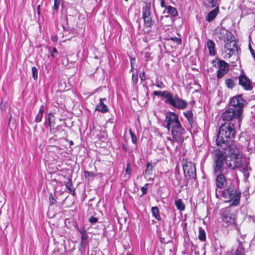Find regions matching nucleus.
I'll use <instances>...</instances> for the list:
<instances>
[{
    "label": "nucleus",
    "mask_w": 255,
    "mask_h": 255,
    "mask_svg": "<svg viewBox=\"0 0 255 255\" xmlns=\"http://www.w3.org/2000/svg\"><path fill=\"white\" fill-rule=\"evenodd\" d=\"M70 145H72L73 144V141H70Z\"/></svg>",
    "instance_id": "nucleus-54"
},
{
    "label": "nucleus",
    "mask_w": 255,
    "mask_h": 255,
    "mask_svg": "<svg viewBox=\"0 0 255 255\" xmlns=\"http://www.w3.org/2000/svg\"><path fill=\"white\" fill-rule=\"evenodd\" d=\"M51 40L53 41H57V37H56V36H52L51 37Z\"/></svg>",
    "instance_id": "nucleus-50"
},
{
    "label": "nucleus",
    "mask_w": 255,
    "mask_h": 255,
    "mask_svg": "<svg viewBox=\"0 0 255 255\" xmlns=\"http://www.w3.org/2000/svg\"><path fill=\"white\" fill-rule=\"evenodd\" d=\"M209 3L211 4L212 7H217V0H208Z\"/></svg>",
    "instance_id": "nucleus-42"
},
{
    "label": "nucleus",
    "mask_w": 255,
    "mask_h": 255,
    "mask_svg": "<svg viewBox=\"0 0 255 255\" xmlns=\"http://www.w3.org/2000/svg\"><path fill=\"white\" fill-rule=\"evenodd\" d=\"M170 40L176 43L178 45L181 44V39L177 37H172L170 38Z\"/></svg>",
    "instance_id": "nucleus-37"
},
{
    "label": "nucleus",
    "mask_w": 255,
    "mask_h": 255,
    "mask_svg": "<svg viewBox=\"0 0 255 255\" xmlns=\"http://www.w3.org/2000/svg\"><path fill=\"white\" fill-rule=\"evenodd\" d=\"M151 212L153 216L157 220H161V217L159 215V210L157 207H153L151 208Z\"/></svg>",
    "instance_id": "nucleus-27"
},
{
    "label": "nucleus",
    "mask_w": 255,
    "mask_h": 255,
    "mask_svg": "<svg viewBox=\"0 0 255 255\" xmlns=\"http://www.w3.org/2000/svg\"><path fill=\"white\" fill-rule=\"evenodd\" d=\"M32 76L34 79L36 80L38 78V72L35 67H32L31 68Z\"/></svg>",
    "instance_id": "nucleus-34"
},
{
    "label": "nucleus",
    "mask_w": 255,
    "mask_h": 255,
    "mask_svg": "<svg viewBox=\"0 0 255 255\" xmlns=\"http://www.w3.org/2000/svg\"><path fill=\"white\" fill-rule=\"evenodd\" d=\"M241 168V170L244 172L245 175L246 174V172L248 171L249 170H251V169L249 167L247 164H242L241 162V165L239 167H238L237 168Z\"/></svg>",
    "instance_id": "nucleus-30"
},
{
    "label": "nucleus",
    "mask_w": 255,
    "mask_h": 255,
    "mask_svg": "<svg viewBox=\"0 0 255 255\" xmlns=\"http://www.w3.org/2000/svg\"><path fill=\"white\" fill-rule=\"evenodd\" d=\"M239 84L246 91L253 89L252 82L250 78L243 72L238 77Z\"/></svg>",
    "instance_id": "nucleus-10"
},
{
    "label": "nucleus",
    "mask_w": 255,
    "mask_h": 255,
    "mask_svg": "<svg viewBox=\"0 0 255 255\" xmlns=\"http://www.w3.org/2000/svg\"><path fill=\"white\" fill-rule=\"evenodd\" d=\"M165 127L170 131L172 138L177 142H182L185 138L186 130L179 121V116L174 112H168L165 115Z\"/></svg>",
    "instance_id": "nucleus-3"
},
{
    "label": "nucleus",
    "mask_w": 255,
    "mask_h": 255,
    "mask_svg": "<svg viewBox=\"0 0 255 255\" xmlns=\"http://www.w3.org/2000/svg\"><path fill=\"white\" fill-rule=\"evenodd\" d=\"M131 172V168H130V165L129 163H128L127 164V167L126 169V173L127 174L129 175Z\"/></svg>",
    "instance_id": "nucleus-44"
},
{
    "label": "nucleus",
    "mask_w": 255,
    "mask_h": 255,
    "mask_svg": "<svg viewBox=\"0 0 255 255\" xmlns=\"http://www.w3.org/2000/svg\"><path fill=\"white\" fill-rule=\"evenodd\" d=\"M129 134H130V136H131L132 142L133 143H136V136L132 132V131L131 129H129Z\"/></svg>",
    "instance_id": "nucleus-38"
},
{
    "label": "nucleus",
    "mask_w": 255,
    "mask_h": 255,
    "mask_svg": "<svg viewBox=\"0 0 255 255\" xmlns=\"http://www.w3.org/2000/svg\"><path fill=\"white\" fill-rule=\"evenodd\" d=\"M48 116H49V118H48L49 126L50 127V131H51V130L53 129V128H52L54 127V125L55 124L54 122H52L51 121V118L54 117V115L50 113L49 114Z\"/></svg>",
    "instance_id": "nucleus-32"
},
{
    "label": "nucleus",
    "mask_w": 255,
    "mask_h": 255,
    "mask_svg": "<svg viewBox=\"0 0 255 255\" xmlns=\"http://www.w3.org/2000/svg\"><path fill=\"white\" fill-rule=\"evenodd\" d=\"M249 49L250 50V51H251L252 55L253 56V57H254V58L255 60V52L253 50V49L252 48V47H251L250 44L249 45Z\"/></svg>",
    "instance_id": "nucleus-47"
},
{
    "label": "nucleus",
    "mask_w": 255,
    "mask_h": 255,
    "mask_svg": "<svg viewBox=\"0 0 255 255\" xmlns=\"http://www.w3.org/2000/svg\"><path fill=\"white\" fill-rule=\"evenodd\" d=\"M217 145L224 151V153L221 152L225 156V165L228 168L234 170L241 165L242 155L241 146L238 143L232 140ZM217 151L220 150H216L215 153Z\"/></svg>",
    "instance_id": "nucleus-1"
},
{
    "label": "nucleus",
    "mask_w": 255,
    "mask_h": 255,
    "mask_svg": "<svg viewBox=\"0 0 255 255\" xmlns=\"http://www.w3.org/2000/svg\"><path fill=\"white\" fill-rule=\"evenodd\" d=\"M167 139L169 140L171 143L173 142V140H174L173 138L172 139L171 137H167Z\"/></svg>",
    "instance_id": "nucleus-51"
},
{
    "label": "nucleus",
    "mask_w": 255,
    "mask_h": 255,
    "mask_svg": "<svg viewBox=\"0 0 255 255\" xmlns=\"http://www.w3.org/2000/svg\"><path fill=\"white\" fill-rule=\"evenodd\" d=\"M133 66H132V67H131V71H133Z\"/></svg>",
    "instance_id": "nucleus-53"
},
{
    "label": "nucleus",
    "mask_w": 255,
    "mask_h": 255,
    "mask_svg": "<svg viewBox=\"0 0 255 255\" xmlns=\"http://www.w3.org/2000/svg\"><path fill=\"white\" fill-rule=\"evenodd\" d=\"M219 193H220V196L224 198L226 201H232V205L237 206L240 203L241 193L237 190L228 188L221 192H219Z\"/></svg>",
    "instance_id": "nucleus-6"
},
{
    "label": "nucleus",
    "mask_w": 255,
    "mask_h": 255,
    "mask_svg": "<svg viewBox=\"0 0 255 255\" xmlns=\"http://www.w3.org/2000/svg\"><path fill=\"white\" fill-rule=\"evenodd\" d=\"M152 16V13L150 9V5L147 3H146L144 6L142 7V18H145L146 17H149Z\"/></svg>",
    "instance_id": "nucleus-16"
},
{
    "label": "nucleus",
    "mask_w": 255,
    "mask_h": 255,
    "mask_svg": "<svg viewBox=\"0 0 255 255\" xmlns=\"http://www.w3.org/2000/svg\"><path fill=\"white\" fill-rule=\"evenodd\" d=\"M184 116L187 119L188 123V128L191 129L193 128L194 124L193 114L192 111L188 110L183 113Z\"/></svg>",
    "instance_id": "nucleus-14"
},
{
    "label": "nucleus",
    "mask_w": 255,
    "mask_h": 255,
    "mask_svg": "<svg viewBox=\"0 0 255 255\" xmlns=\"http://www.w3.org/2000/svg\"><path fill=\"white\" fill-rule=\"evenodd\" d=\"M216 196L217 198H219V194H218V193L217 190H216Z\"/></svg>",
    "instance_id": "nucleus-52"
},
{
    "label": "nucleus",
    "mask_w": 255,
    "mask_h": 255,
    "mask_svg": "<svg viewBox=\"0 0 255 255\" xmlns=\"http://www.w3.org/2000/svg\"><path fill=\"white\" fill-rule=\"evenodd\" d=\"M207 47L209 50L210 55L215 56L216 54L215 50V44L212 40H208L207 43Z\"/></svg>",
    "instance_id": "nucleus-18"
},
{
    "label": "nucleus",
    "mask_w": 255,
    "mask_h": 255,
    "mask_svg": "<svg viewBox=\"0 0 255 255\" xmlns=\"http://www.w3.org/2000/svg\"><path fill=\"white\" fill-rule=\"evenodd\" d=\"M198 238L201 241H205L206 239V233L204 230L199 228Z\"/></svg>",
    "instance_id": "nucleus-28"
},
{
    "label": "nucleus",
    "mask_w": 255,
    "mask_h": 255,
    "mask_svg": "<svg viewBox=\"0 0 255 255\" xmlns=\"http://www.w3.org/2000/svg\"><path fill=\"white\" fill-rule=\"evenodd\" d=\"M144 25L145 27H151L154 24V20L152 19V16L143 18Z\"/></svg>",
    "instance_id": "nucleus-24"
},
{
    "label": "nucleus",
    "mask_w": 255,
    "mask_h": 255,
    "mask_svg": "<svg viewBox=\"0 0 255 255\" xmlns=\"http://www.w3.org/2000/svg\"><path fill=\"white\" fill-rule=\"evenodd\" d=\"M148 184H145L143 187L141 188V191L142 192V195H145L147 193V187L148 186Z\"/></svg>",
    "instance_id": "nucleus-40"
},
{
    "label": "nucleus",
    "mask_w": 255,
    "mask_h": 255,
    "mask_svg": "<svg viewBox=\"0 0 255 255\" xmlns=\"http://www.w3.org/2000/svg\"><path fill=\"white\" fill-rule=\"evenodd\" d=\"M49 205L50 206H52L56 203V200L53 197L52 194L51 193L49 196Z\"/></svg>",
    "instance_id": "nucleus-35"
},
{
    "label": "nucleus",
    "mask_w": 255,
    "mask_h": 255,
    "mask_svg": "<svg viewBox=\"0 0 255 255\" xmlns=\"http://www.w3.org/2000/svg\"><path fill=\"white\" fill-rule=\"evenodd\" d=\"M127 255H131L130 254H128Z\"/></svg>",
    "instance_id": "nucleus-57"
},
{
    "label": "nucleus",
    "mask_w": 255,
    "mask_h": 255,
    "mask_svg": "<svg viewBox=\"0 0 255 255\" xmlns=\"http://www.w3.org/2000/svg\"><path fill=\"white\" fill-rule=\"evenodd\" d=\"M225 156L220 151H217L215 154L213 164L214 174L216 175V184L218 188L222 189L227 184L225 174L228 167L225 166Z\"/></svg>",
    "instance_id": "nucleus-4"
},
{
    "label": "nucleus",
    "mask_w": 255,
    "mask_h": 255,
    "mask_svg": "<svg viewBox=\"0 0 255 255\" xmlns=\"http://www.w3.org/2000/svg\"><path fill=\"white\" fill-rule=\"evenodd\" d=\"M65 186L66 188L69 190L70 194L73 196L75 195V189L72 188V182L71 178H68V181L65 184Z\"/></svg>",
    "instance_id": "nucleus-25"
},
{
    "label": "nucleus",
    "mask_w": 255,
    "mask_h": 255,
    "mask_svg": "<svg viewBox=\"0 0 255 255\" xmlns=\"http://www.w3.org/2000/svg\"><path fill=\"white\" fill-rule=\"evenodd\" d=\"M219 12V8L218 6H217L215 7V9L210 11L208 14H207L206 20L208 22H211L216 17L218 13Z\"/></svg>",
    "instance_id": "nucleus-17"
},
{
    "label": "nucleus",
    "mask_w": 255,
    "mask_h": 255,
    "mask_svg": "<svg viewBox=\"0 0 255 255\" xmlns=\"http://www.w3.org/2000/svg\"><path fill=\"white\" fill-rule=\"evenodd\" d=\"M135 62V59L134 58H130V65L131 67H132L134 63Z\"/></svg>",
    "instance_id": "nucleus-49"
},
{
    "label": "nucleus",
    "mask_w": 255,
    "mask_h": 255,
    "mask_svg": "<svg viewBox=\"0 0 255 255\" xmlns=\"http://www.w3.org/2000/svg\"><path fill=\"white\" fill-rule=\"evenodd\" d=\"M106 98H100V102L96 106L95 110L99 111L102 113H106L109 112L108 107L104 103V101H106Z\"/></svg>",
    "instance_id": "nucleus-15"
},
{
    "label": "nucleus",
    "mask_w": 255,
    "mask_h": 255,
    "mask_svg": "<svg viewBox=\"0 0 255 255\" xmlns=\"http://www.w3.org/2000/svg\"><path fill=\"white\" fill-rule=\"evenodd\" d=\"M182 165L185 177L187 179L195 178L196 176V168L194 164L187 159H183Z\"/></svg>",
    "instance_id": "nucleus-9"
},
{
    "label": "nucleus",
    "mask_w": 255,
    "mask_h": 255,
    "mask_svg": "<svg viewBox=\"0 0 255 255\" xmlns=\"http://www.w3.org/2000/svg\"><path fill=\"white\" fill-rule=\"evenodd\" d=\"M155 163L147 162L146 164V169L143 172V175H149L152 174L153 168Z\"/></svg>",
    "instance_id": "nucleus-20"
},
{
    "label": "nucleus",
    "mask_w": 255,
    "mask_h": 255,
    "mask_svg": "<svg viewBox=\"0 0 255 255\" xmlns=\"http://www.w3.org/2000/svg\"><path fill=\"white\" fill-rule=\"evenodd\" d=\"M248 104L242 95H238L230 99L229 105L233 107L227 109L222 114L224 121L235 122L237 121L238 126H241L242 121L243 108Z\"/></svg>",
    "instance_id": "nucleus-2"
},
{
    "label": "nucleus",
    "mask_w": 255,
    "mask_h": 255,
    "mask_svg": "<svg viewBox=\"0 0 255 255\" xmlns=\"http://www.w3.org/2000/svg\"><path fill=\"white\" fill-rule=\"evenodd\" d=\"M84 176L86 178H90V177H95V175L93 172L85 171L84 172Z\"/></svg>",
    "instance_id": "nucleus-36"
},
{
    "label": "nucleus",
    "mask_w": 255,
    "mask_h": 255,
    "mask_svg": "<svg viewBox=\"0 0 255 255\" xmlns=\"http://www.w3.org/2000/svg\"><path fill=\"white\" fill-rule=\"evenodd\" d=\"M164 7L166 8V12L168 14L171 15L173 17H176L178 15V12L175 7L170 5L166 6V7Z\"/></svg>",
    "instance_id": "nucleus-21"
},
{
    "label": "nucleus",
    "mask_w": 255,
    "mask_h": 255,
    "mask_svg": "<svg viewBox=\"0 0 255 255\" xmlns=\"http://www.w3.org/2000/svg\"><path fill=\"white\" fill-rule=\"evenodd\" d=\"M224 48L228 58H230L236 52L238 51V46L236 41L226 42Z\"/></svg>",
    "instance_id": "nucleus-11"
},
{
    "label": "nucleus",
    "mask_w": 255,
    "mask_h": 255,
    "mask_svg": "<svg viewBox=\"0 0 255 255\" xmlns=\"http://www.w3.org/2000/svg\"><path fill=\"white\" fill-rule=\"evenodd\" d=\"M59 2V1H58V0H54V2Z\"/></svg>",
    "instance_id": "nucleus-56"
},
{
    "label": "nucleus",
    "mask_w": 255,
    "mask_h": 255,
    "mask_svg": "<svg viewBox=\"0 0 255 255\" xmlns=\"http://www.w3.org/2000/svg\"><path fill=\"white\" fill-rule=\"evenodd\" d=\"M57 53L58 51L57 49L55 47H53L52 50L51 51V56L53 58H55L56 57Z\"/></svg>",
    "instance_id": "nucleus-41"
},
{
    "label": "nucleus",
    "mask_w": 255,
    "mask_h": 255,
    "mask_svg": "<svg viewBox=\"0 0 255 255\" xmlns=\"http://www.w3.org/2000/svg\"><path fill=\"white\" fill-rule=\"evenodd\" d=\"M160 6L162 7H166V5L165 3V0H160Z\"/></svg>",
    "instance_id": "nucleus-48"
},
{
    "label": "nucleus",
    "mask_w": 255,
    "mask_h": 255,
    "mask_svg": "<svg viewBox=\"0 0 255 255\" xmlns=\"http://www.w3.org/2000/svg\"><path fill=\"white\" fill-rule=\"evenodd\" d=\"M171 92H170L168 91H154L152 93V95L153 96H161L162 97H163L165 99V101H167L168 97L170 95Z\"/></svg>",
    "instance_id": "nucleus-19"
},
{
    "label": "nucleus",
    "mask_w": 255,
    "mask_h": 255,
    "mask_svg": "<svg viewBox=\"0 0 255 255\" xmlns=\"http://www.w3.org/2000/svg\"><path fill=\"white\" fill-rule=\"evenodd\" d=\"M155 86L160 89H163L165 88V85L162 81H156Z\"/></svg>",
    "instance_id": "nucleus-39"
},
{
    "label": "nucleus",
    "mask_w": 255,
    "mask_h": 255,
    "mask_svg": "<svg viewBox=\"0 0 255 255\" xmlns=\"http://www.w3.org/2000/svg\"><path fill=\"white\" fill-rule=\"evenodd\" d=\"M225 84L229 89H233L235 86V82L232 79H227L225 80Z\"/></svg>",
    "instance_id": "nucleus-29"
},
{
    "label": "nucleus",
    "mask_w": 255,
    "mask_h": 255,
    "mask_svg": "<svg viewBox=\"0 0 255 255\" xmlns=\"http://www.w3.org/2000/svg\"><path fill=\"white\" fill-rule=\"evenodd\" d=\"M139 78L141 81H144L145 80V74L144 72L140 73Z\"/></svg>",
    "instance_id": "nucleus-46"
},
{
    "label": "nucleus",
    "mask_w": 255,
    "mask_h": 255,
    "mask_svg": "<svg viewBox=\"0 0 255 255\" xmlns=\"http://www.w3.org/2000/svg\"><path fill=\"white\" fill-rule=\"evenodd\" d=\"M221 219L227 226H231L236 224V216L231 213L230 206L223 208L220 211Z\"/></svg>",
    "instance_id": "nucleus-7"
},
{
    "label": "nucleus",
    "mask_w": 255,
    "mask_h": 255,
    "mask_svg": "<svg viewBox=\"0 0 255 255\" xmlns=\"http://www.w3.org/2000/svg\"><path fill=\"white\" fill-rule=\"evenodd\" d=\"M175 205L177 209L180 211H184L185 210V205L181 199L175 200Z\"/></svg>",
    "instance_id": "nucleus-26"
},
{
    "label": "nucleus",
    "mask_w": 255,
    "mask_h": 255,
    "mask_svg": "<svg viewBox=\"0 0 255 255\" xmlns=\"http://www.w3.org/2000/svg\"><path fill=\"white\" fill-rule=\"evenodd\" d=\"M44 111V107L43 105H42L40 106V107L39 109L38 113L37 114V116L35 117L34 121L36 123H39L41 121L42 117H43Z\"/></svg>",
    "instance_id": "nucleus-22"
},
{
    "label": "nucleus",
    "mask_w": 255,
    "mask_h": 255,
    "mask_svg": "<svg viewBox=\"0 0 255 255\" xmlns=\"http://www.w3.org/2000/svg\"><path fill=\"white\" fill-rule=\"evenodd\" d=\"M79 232L81 234V242H80V247L81 248H79V250L82 251V249L83 251H85L86 246L87 245L89 242V236L86 234V232L85 230H80Z\"/></svg>",
    "instance_id": "nucleus-13"
},
{
    "label": "nucleus",
    "mask_w": 255,
    "mask_h": 255,
    "mask_svg": "<svg viewBox=\"0 0 255 255\" xmlns=\"http://www.w3.org/2000/svg\"><path fill=\"white\" fill-rule=\"evenodd\" d=\"M217 64L218 66V70L217 71V77L218 79H220L228 72L229 65L222 60H219Z\"/></svg>",
    "instance_id": "nucleus-12"
},
{
    "label": "nucleus",
    "mask_w": 255,
    "mask_h": 255,
    "mask_svg": "<svg viewBox=\"0 0 255 255\" xmlns=\"http://www.w3.org/2000/svg\"><path fill=\"white\" fill-rule=\"evenodd\" d=\"M236 133L234 124L231 122L225 123L219 128L216 139L217 144L232 141L235 138Z\"/></svg>",
    "instance_id": "nucleus-5"
},
{
    "label": "nucleus",
    "mask_w": 255,
    "mask_h": 255,
    "mask_svg": "<svg viewBox=\"0 0 255 255\" xmlns=\"http://www.w3.org/2000/svg\"><path fill=\"white\" fill-rule=\"evenodd\" d=\"M59 2H55L54 3V5L52 6L53 9L57 10L59 8Z\"/></svg>",
    "instance_id": "nucleus-45"
},
{
    "label": "nucleus",
    "mask_w": 255,
    "mask_h": 255,
    "mask_svg": "<svg viewBox=\"0 0 255 255\" xmlns=\"http://www.w3.org/2000/svg\"><path fill=\"white\" fill-rule=\"evenodd\" d=\"M233 255H246L242 242H239L238 247Z\"/></svg>",
    "instance_id": "nucleus-23"
},
{
    "label": "nucleus",
    "mask_w": 255,
    "mask_h": 255,
    "mask_svg": "<svg viewBox=\"0 0 255 255\" xmlns=\"http://www.w3.org/2000/svg\"><path fill=\"white\" fill-rule=\"evenodd\" d=\"M39 7H40V6H39V5H38V6H37V9H38V12H39Z\"/></svg>",
    "instance_id": "nucleus-55"
},
{
    "label": "nucleus",
    "mask_w": 255,
    "mask_h": 255,
    "mask_svg": "<svg viewBox=\"0 0 255 255\" xmlns=\"http://www.w3.org/2000/svg\"><path fill=\"white\" fill-rule=\"evenodd\" d=\"M165 102L178 110H184L188 106V103L185 100L180 98L178 95H174L171 93H170L167 101Z\"/></svg>",
    "instance_id": "nucleus-8"
},
{
    "label": "nucleus",
    "mask_w": 255,
    "mask_h": 255,
    "mask_svg": "<svg viewBox=\"0 0 255 255\" xmlns=\"http://www.w3.org/2000/svg\"><path fill=\"white\" fill-rule=\"evenodd\" d=\"M98 218L94 217V216H92L89 219V221L90 223H91V224H95L96 223H97L98 222Z\"/></svg>",
    "instance_id": "nucleus-43"
},
{
    "label": "nucleus",
    "mask_w": 255,
    "mask_h": 255,
    "mask_svg": "<svg viewBox=\"0 0 255 255\" xmlns=\"http://www.w3.org/2000/svg\"><path fill=\"white\" fill-rule=\"evenodd\" d=\"M236 41L235 40V37L233 34L231 32H228L227 34L226 37V40L225 41V43H226V42H231V41Z\"/></svg>",
    "instance_id": "nucleus-31"
},
{
    "label": "nucleus",
    "mask_w": 255,
    "mask_h": 255,
    "mask_svg": "<svg viewBox=\"0 0 255 255\" xmlns=\"http://www.w3.org/2000/svg\"><path fill=\"white\" fill-rule=\"evenodd\" d=\"M138 74L137 73L134 72L132 75V82L134 84V85H136L138 82Z\"/></svg>",
    "instance_id": "nucleus-33"
}]
</instances>
